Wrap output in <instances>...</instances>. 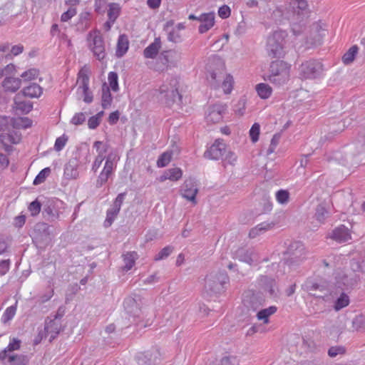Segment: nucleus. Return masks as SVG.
Listing matches in <instances>:
<instances>
[{"mask_svg": "<svg viewBox=\"0 0 365 365\" xmlns=\"http://www.w3.org/2000/svg\"><path fill=\"white\" fill-rule=\"evenodd\" d=\"M290 70L291 65L285 61H274L270 63L264 79L277 86H283L289 81Z\"/></svg>", "mask_w": 365, "mask_h": 365, "instance_id": "1", "label": "nucleus"}, {"mask_svg": "<svg viewBox=\"0 0 365 365\" xmlns=\"http://www.w3.org/2000/svg\"><path fill=\"white\" fill-rule=\"evenodd\" d=\"M229 282V277L225 272L210 273L205 279V289L210 294H220L225 292Z\"/></svg>", "mask_w": 365, "mask_h": 365, "instance_id": "2", "label": "nucleus"}, {"mask_svg": "<svg viewBox=\"0 0 365 365\" xmlns=\"http://www.w3.org/2000/svg\"><path fill=\"white\" fill-rule=\"evenodd\" d=\"M211 85L215 88L219 86L220 83H222V87L225 94L231 93L233 88V78L230 74H226L224 70V65L220 63V67L217 70H213L209 72L207 77Z\"/></svg>", "mask_w": 365, "mask_h": 365, "instance_id": "3", "label": "nucleus"}, {"mask_svg": "<svg viewBox=\"0 0 365 365\" xmlns=\"http://www.w3.org/2000/svg\"><path fill=\"white\" fill-rule=\"evenodd\" d=\"M123 305L127 313L134 318H145L148 315V306L139 296L126 298Z\"/></svg>", "mask_w": 365, "mask_h": 365, "instance_id": "4", "label": "nucleus"}, {"mask_svg": "<svg viewBox=\"0 0 365 365\" xmlns=\"http://www.w3.org/2000/svg\"><path fill=\"white\" fill-rule=\"evenodd\" d=\"M284 35L282 31H274L268 37L267 52L269 57L279 58L284 56Z\"/></svg>", "mask_w": 365, "mask_h": 365, "instance_id": "5", "label": "nucleus"}, {"mask_svg": "<svg viewBox=\"0 0 365 365\" xmlns=\"http://www.w3.org/2000/svg\"><path fill=\"white\" fill-rule=\"evenodd\" d=\"M87 41L88 47L93 56L98 60L102 61L106 56V46L104 39L98 31H91L88 33Z\"/></svg>", "mask_w": 365, "mask_h": 365, "instance_id": "6", "label": "nucleus"}, {"mask_svg": "<svg viewBox=\"0 0 365 365\" xmlns=\"http://www.w3.org/2000/svg\"><path fill=\"white\" fill-rule=\"evenodd\" d=\"M299 70L301 78L314 79L321 76L323 71V65L319 61L309 60L302 63Z\"/></svg>", "mask_w": 365, "mask_h": 365, "instance_id": "7", "label": "nucleus"}, {"mask_svg": "<svg viewBox=\"0 0 365 365\" xmlns=\"http://www.w3.org/2000/svg\"><path fill=\"white\" fill-rule=\"evenodd\" d=\"M116 164L117 162L115 156L112 154H109L106 156L103 168L98 175L96 181V187L97 188L103 187V185H104L108 180L112 178L116 169Z\"/></svg>", "mask_w": 365, "mask_h": 365, "instance_id": "8", "label": "nucleus"}, {"mask_svg": "<svg viewBox=\"0 0 365 365\" xmlns=\"http://www.w3.org/2000/svg\"><path fill=\"white\" fill-rule=\"evenodd\" d=\"M177 80L172 79L169 84H163L160 87V93L163 95L168 106L177 103H182V96L179 93L177 86Z\"/></svg>", "mask_w": 365, "mask_h": 365, "instance_id": "9", "label": "nucleus"}, {"mask_svg": "<svg viewBox=\"0 0 365 365\" xmlns=\"http://www.w3.org/2000/svg\"><path fill=\"white\" fill-rule=\"evenodd\" d=\"M284 254L287 255V263L292 265L302 262L306 258L307 251L302 242H294L289 245Z\"/></svg>", "mask_w": 365, "mask_h": 365, "instance_id": "10", "label": "nucleus"}, {"mask_svg": "<svg viewBox=\"0 0 365 365\" xmlns=\"http://www.w3.org/2000/svg\"><path fill=\"white\" fill-rule=\"evenodd\" d=\"M89 69L84 66L82 68L78 73L77 78L78 92L81 91L83 96V101L86 103H90L93 101L92 93L89 91Z\"/></svg>", "mask_w": 365, "mask_h": 365, "instance_id": "11", "label": "nucleus"}, {"mask_svg": "<svg viewBox=\"0 0 365 365\" xmlns=\"http://www.w3.org/2000/svg\"><path fill=\"white\" fill-rule=\"evenodd\" d=\"M197 192V185L194 179L190 178L185 180L180 188V194L182 197L190 201L193 205H196Z\"/></svg>", "mask_w": 365, "mask_h": 365, "instance_id": "12", "label": "nucleus"}, {"mask_svg": "<svg viewBox=\"0 0 365 365\" xmlns=\"http://www.w3.org/2000/svg\"><path fill=\"white\" fill-rule=\"evenodd\" d=\"M126 192L119 193L115 199L111 207L107 210L106 218L104 222L105 227H110L118 215L123 202Z\"/></svg>", "mask_w": 365, "mask_h": 365, "instance_id": "13", "label": "nucleus"}, {"mask_svg": "<svg viewBox=\"0 0 365 365\" xmlns=\"http://www.w3.org/2000/svg\"><path fill=\"white\" fill-rule=\"evenodd\" d=\"M226 109L227 106L223 103H216L209 106L205 115L207 122L210 123L220 122Z\"/></svg>", "mask_w": 365, "mask_h": 365, "instance_id": "14", "label": "nucleus"}, {"mask_svg": "<svg viewBox=\"0 0 365 365\" xmlns=\"http://www.w3.org/2000/svg\"><path fill=\"white\" fill-rule=\"evenodd\" d=\"M226 150V145L222 140L217 139L205 152L204 156L206 158L217 160L224 156Z\"/></svg>", "mask_w": 365, "mask_h": 365, "instance_id": "15", "label": "nucleus"}, {"mask_svg": "<svg viewBox=\"0 0 365 365\" xmlns=\"http://www.w3.org/2000/svg\"><path fill=\"white\" fill-rule=\"evenodd\" d=\"M108 20L103 24V29L106 31L110 30L112 26L120 16L121 11V8L118 3H110L108 4Z\"/></svg>", "mask_w": 365, "mask_h": 365, "instance_id": "16", "label": "nucleus"}, {"mask_svg": "<svg viewBox=\"0 0 365 365\" xmlns=\"http://www.w3.org/2000/svg\"><path fill=\"white\" fill-rule=\"evenodd\" d=\"M160 354L158 351H148L138 356L139 365H156L160 361Z\"/></svg>", "mask_w": 365, "mask_h": 365, "instance_id": "17", "label": "nucleus"}, {"mask_svg": "<svg viewBox=\"0 0 365 365\" xmlns=\"http://www.w3.org/2000/svg\"><path fill=\"white\" fill-rule=\"evenodd\" d=\"M235 257L249 264H252L258 260L257 253L252 250H245L244 248L238 249L235 252Z\"/></svg>", "mask_w": 365, "mask_h": 365, "instance_id": "18", "label": "nucleus"}, {"mask_svg": "<svg viewBox=\"0 0 365 365\" xmlns=\"http://www.w3.org/2000/svg\"><path fill=\"white\" fill-rule=\"evenodd\" d=\"M199 21L200 25L199 26L198 31L200 34H204L210 29L215 24V14L214 13H206L202 14L199 16Z\"/></svg>", "mask_w": 365, "mask_h": 365, "instance_id": "19", "label": "nucleus"}, {"mask_svg": "<svg viewBox=\"0 0 365 365\" xmlns=\"http://www.w3.org/2000/svg\"><path fill=\"white\" fill-rule=\"evenodd\" d=\"M174 21H168L163 26V30L168 34V40L173 43H180L182 41V36L180 32L174 29Z\"/></svg>", "mask_w": 365, "mask_h": 365, "instance_id": "20", "label": "nucleus"}, {"mask_svg": "<svg viewBox=\"0 0 365 365\" xmlns=\"http://www.w3.org/2000/svg\"><path fill=\"white\" fill-rule=\"evenodd\" d=\"M21 81L19 78L6 77L2 82V86L6 91L15 93L20 88Z\"/></svg>", "mask_w": 365, "mask_h": 365, "instance_id": "21", "label": "nucleus"}, {"mask_svg": "<svg viewBox=\"0 0 365 365\" xmlns=\"http://www.w3.org/2000/svg\"><path fill=\"white\" fill-rule=\"evenodd\" d=\"M349 303V297L346 293L341 292L338 295V293L336 292V298H334L332 309H334L335 312H339L341 309L346 307Z\"/></svg>", "mask_w": 365, "mask_h": 365, "instance_id": "22", "label": "nucleus"}, {"mask_svg": "<svg viewBox=\"0 0 365 365\" xmlns=\"http://www.w3.org/2000/svg\"><path fill=\"white\" fill-rule=\"evenodd\" d=\"M44 330L47 334H51V339H54L60 332L61 324L59 321H56V319L48 317L46 320Z\"/></svg>", "mask_w": 365, "mask_h": 365, "instance_id": "23", "label": "nucleus"}, {"mask_svg": "<svg viewBox=\"0 0 365 365\" xmlns=\"http://www.w3.org/2000/svg\"><path fill=\"white\" fill-rule=\"evenodd\" d=\"M161 48L160 38H155L154 41L146 47L143 51V56L146 58H155Z\"/></svg>", "mask_w": 365, "mask_h": 365, "instance_id": "24", "label": "nucleus"}, {"mask_svg": "<svg viewBox=\"0 0 365 365\" xmlns=\"http://www.w3.org/2000/svg\"><path fill=\"white\" fill-rule=\"evenodd\" d=\"M21 93L25 97L31 98H38L43 93V88L37 83H31L24 88Z\"/></svg>", "mask_w": 365, "mask_h": 365, "instance_id": "25", "label": "nucleus"}, {"mask_svg": "<svg viewBox=\"0 0 365 365\" xmlns=\"http://www.w3.org/2000/svg\"><path fill=\"white\" fill-rule=\"evenodd\" d=\"M129 47V41L128 36L125 34L119 36L117 43V48L115 55L118 58L123 57L128 51Z\"/></svg>", "mask_w": 365, "mask_h": 365, "instance_id": "26", "label": "nucleus"}, {"mask_svg": "<svg viewBox=\"0 0 365 365\" xmlns=\"http://www.w3.org/2000/svg\"><path fill=\"white\" fill-rule=\"evenodd\" d=\"M182 171L179 168H170L165 171L163 175L160 177V181L164 182L166 180L177 181L182 178Z\"/></svg>", "mask_w": 365, "mask_h": 365, "instance_id": "27", "label": "nucleus"}, {"mask_svg": "<svg viewBox=\"0 0 365 365\" xmlns=\"http://www.w3.org/2000/svg\"><path fill=\"white\" fill-rule=\"evenodd\" d=\"M350 230H332L330 237L337 242H346L351 239Z\"/></svg>", "mask_w": 365, "mask_h": 365, "instance_id": "28", "label": "nucleus"}, {"mask_svg": "<svg viewBox=\"0 0 365 365\" xmlns=\"http://www.w3.org/2000/svg\"><path fill=\"white\" fill-rule=\"evenodd\" d=\"M30 235L33 242L39 245L46 244L49 240L47 230H33V232Z\"/></svg>", "mask_w": 365, "mask_h": 365, "instance_id": "29", "label": "nucleus"}, {"mask_svg": "<svg viewBox=\"0 0 365 365\" xmlns=\"http://www.w3.org/2000/svg\"><path fill=\"white\" fill-rule=\"evenodd\" d=\"M294 12L298 16H304L308 13V4L307 0H292Z\"/></svg>", "mask_w": 365, "mask_h": 365, "instance_id": "30", "label": "nucleus"}, {"mask_svg": "<svg viewBox=\"0 0 365 365\" xmlns=\"http://www.w3.org/2000/svg\"><path fill=\"white\" fill-rule=\"evenodd\" d=\"M336 286L340 288L341 290L349 289L354 286L355 284V280L349 278L347 275L344 273H339L336 277Z\"/></svg>", "mask_w": 365, "mask_h": 365, "instance_id": "31", "label": "nucleus"}, {"mask_svg": "<svg viewBox=\"0 0 365 365\" xmlns=\"http://www.w3.org/2000/svg\"><path fill=\"white\" fill-rule=\"evenodd\" d=\"M21 341L14 338L9 345L0 353V360L4 361L9 357L11 352L20 349Z\"/></svg>", "mask_w": 365, "mask_h": 365, "instance_id": "32", "label": "nucleus"}, {"mask_svg": "<svg viewBox=\"0 0 365 365\" xmlns=\"http://www.w3.org/2000/svg\"><path fill=\"white\" fill-rule=\"evenodd\" d=\"M138 255L135 252H128L123 255L124 266L123 270L128 272L132 269L135 265V260L138 259Z\"/></svg>", "mask_w": 365, "mask_h": 365, "instance_id": "33", "label": "nucleus"}, {"mask_svg": "<svg viewBox=\"0 0 365 365\" xmlns=\"http://www.w3.org/2000/svg\"><path fill=\"white\" fill-rule=\"evenodd\" d=\"M256 91L262 99L269 98L272 93V88L267 83H260L256 85Z\"/></svg>", "mask_w": 365, "mask_h": 365, "instance_id": "34", "label": "nucleus"}, {"mask_svg": "<svg viewBox=\"0 0 365 365\" xmlns=\"http://www.w3.org/2000/svg\"><path fill=\"white\" fill-rule=\"evenodd\" d=\"M275 306H271L268 308L263 309L257 312V317L259 320L263 321L264 324L268 323L269 317L277 312Z\"/></svg>", "mask_w": 365, "mask_h": 365, "instance_id": "35", "label": "nucleus"}, {"mask_svg": "<svg viewBox=\"0 0 365 365\" xmlns=\"http://www.w3.org/2000/svg\"><path fill=\"white\" fill-rule=\"evenodd\" d=\"M359 48L356 45L352 46L342 56V61L345 65L351 63L358 53Z\"/></svg>", "mask_w": 365, "mask_h": 365, "instance_id": "36", "label": "nucleus"}, {"mask_svg": "<svg viewBox=\"0 0 365 365\" xmlns=\"http://www.w3.org/2000/svg\"><path fill=\"white\" fill-rule=\"evenodd\" d=\"M10 365H27L29 359L24 355L9 354L6 358Z\"/></svg>", "mask_w": 365, "mask_h": 365, "instance_id": "37", "label": "nucleus"}, {"mask_svg": "<svg viewBox=\"0 0 365 365\" xmlns=\"http://www.w3.org/2000/svg\"><path fill=\"white\" fill-rule=\"evenodd\" d=\"M314 216L316 220L319 222H324L325 219L329 216V212L323 203L317 205Z\"/></svg>", "mask_w": 365, "mask_h": 365, "instance_id": "38", "label": "nucleus"}, {"mask_svg": "<svg viewBox=\"0 0 365 365\" xmlns=\"http://www.w3.org/2000/svg\"><path fill=\"white\" fill-rule=\"evenodd\" d=\"M16 304L17 302L14 305L7 307L4 311L1 317V321L4 324H6L14 317L16 312Z\"/></svg>", "mask_w": 365, "mask_h": 365, "instance_id": "39", "label": "nucleus"}, {"mask_svg": "<svg viewBox=\"0 0 365 365\" xmlns=\"http://www.w3.org/2000/svg\"><path fill=\"white\" fill-rule=\"evenodd\" d=\"M39 75V70L36 68H31L21 74V78L24 81H29L36 79Z\"/></svg>", "mask_w": 365, "mask_h": 365, "instance_id": "40", "label": "nucleus"}, {"mask_svg": "<svg viewBox=\"0 0 365 365\" xmlns=\"http://www.w3.org/2000/svg\"><path fill=\"white\" fill-rule=\"evenodd\" d=\"M19 141V138H15L11 134L4 132L0 133V143L4 146H8L9 144H16Z\"/></svg>", "mask_w": 365, "mask_h": 365, "instance_id": "41", "label": "nucleus"}, {"mask_svg": "<svg viewBox=\"0 0 365 365\" xmlns=\"http://www.w3.org/2000/svg\"><path fill=\"white\" fill-rule=\"evenodd\" d=\"M172 159V152H164L162 153L158 160H157V165L158 168H164L167 166L169 163L171 161Z\"/></svg>", "mask_w": 365, "mask_h": 365, "instance_id": "42", "label": "nucleus"}, {"mask_svg": "<svg viewBox=\"0 0 365 365\" xmlns=\"http://www.w3.org/2000/svg\"><path fill=\"white\" fill-rule=\"evenodd\" d=\"M221 159L222 160L225 166L227 164L234 165L237 162V157L234 152L231 150H227L226 149L225 155Z\"/></svg>", "mask_w": 365, "mask_h": 365, "instance_id": "43", "label": "nucleus"}, {"mask_svg": "<svg viewBox=\"0 0 365 365\" xmlns=\"http://www.w3.org/2000/svg\"><path fill=\"white\" fill-rule=\"evenodd\" d=\"M334 298H336V292H330L329 294L319 297V302H324L329 310H331L332 309Z\"/></svg>", "mask_w": 365, "mask_h": 365, "instance_id": "44", "label": "nucleus"}, {"mask_svg": "<svg viewBox=\"0 0 365 365\" xmlns=\"http://www.w3.org/2000/svg\"><path fill=\"white\" fill-rule=\"evenodd\" d=\"M16 110H21L24 113H29L33 108V103L30 101H15Z\"/></svg>", "mask_w": 365, "mask_h": 365, "instance_id": "45", "label": "nucleus"}, {"mask_svg": "<svg viewBox=\"0 0 365 365\" xmlns=\"http://www.w3.org/2000/svg\"><path fill=\"white\" fill-rule=\"evenodd\" d=\"M172 246H166L163 248L158 254L154 257L155 261H160L166 259L173 251Z\"/></svg>", "mask_w": 365, "mask_h": 365, "instance_id": "46", "label": "nucleus"}, {"mask_svg": "<svg viewBox=\"0 0 365 365\" xmlns=\"http://www.w3.org/2000/svg\"><path fill=\"white\" fill-rule=\"evenodd\" d=\"M51 173V169L50 168H46L41 170L39 173L37 175V176L35 178L34 180V185H39L43 183L46 178L50 175Z\"/></svg>", "mask_w": 365, "mask_h": 365, "instance_id": "47", "label": "nucleus"}, {"mask_svg": "<svg viewBox=\"0 0 365 365\" xmlns=\"http://www.w3.org/2000/svg\"><path fill=\"white\" fill-rule=\"evenodd\" d=\"M43 215L47 220L54 221L58 217V212L54 208L47 206L43 210Z\"/></svg>", "mask_w": 365, "mask_h": 365, "instance_id": "48", "label": "nucleus"}, {"mask_svg": "<svg viewBox=\"0 0 365 365\" xmlns=\"http://www.w3.org/2000/svg\"><path fill=\"white\" fill-rule=\"evenodd\" d=\"M112 96L108 87L103 88L102 92V107L106 108L111 104Z\"/></svg>", "mask_w": 365, "mask_h": 365, "instance_id": "49", "label": "nucleus"}, {"mask_svg": "<svg viewBox=\"0 0 365 365\" xmlns=\"http://www.w3.org/2000/svg\"><path fill=\"white\" fill-rule=\"evenodd\" d=\"M64 175L67 178H76L78 176V171L75 165H72L71 162L66 165L64 169Z\"/></svg>", "mask_w": 365, "mask_h": 365, "instance_id": "50", "label": "nucleus"}, {"mask_svg": "<svg viewBox=\"0 0 365 365\" xmlns=\"http://www.w3.org/2000/svg\"><path fill=\"white\" fill-rule=\"evenodd\" d=\"M103 114V112L101 111L88 119V126L90 129H96L99 125Z\"/></svg>", "mask_w": 365, "mask_h": 365, "instance_id": "51", "label": "nucleus"}, {"mask_svg": "<svg viewBox=\"0 0 365 365\" xmlns=\"http://www.w3.org/2000/svg\"><path fill=\"white\" fill-rule=\"evenodd\" d=\"M118 79V74L115 72H110L108 73V80L113 91H117L119 89Z\"/></svg>", "mask_w": 365, "mask_h": 365, "instance_id": "52", "label": "nucleus"}, {"mask_svg": "<svg viewBox=\"0 0 365 365\" xmlns=\"http://www.w3.org/2000/svg\"><path fill=\"white\" fill-rule=\"evenodd\" d=\"M289 193L287 190H279L276 192V199L280 204H286L289 201Z\"/></svg>", "mask_w": 365, "mask_h": 365, "instance_id": "53", "label": "nucleus"}, {"mask_svg": "<svg viewBox=\"0 0 365 365\" xmlns=\"http://www.w3.org/2000/svg\"><path fill=\"white\" fill-rule=\"evenodd\" d=\"M93 148H96L98 155H105L107 153L109 145L103 143L102 141L96 140L93 143Z\"/></svg>", "mask_w": 365, "mask_h": 365, "instance_id": "54", "label": "nucleus"}, {"mask_svg": "<svg viewBox=\"0 0 365 365\" xmlns=\"http://www.w3.org/2000/svg\"><path fill=\"white\" fill-rule=\"evenodd\" d=\"M260 126L258 123H255L252 125L250 130V136L253 143H256L259 139Z\"/></svg>", "mask_w": 365, "mask_h": 365, "instance_id": "55", "label": "nucleus"}, {"mask_svg": "<svg viewBox=\"0 0 365 365\" xmlns=\"http://www.w3.org/2000/svg\"><path fill=\"white\" fill-rule=\"evenodd\" d=\"M41 205L38 200H35L28 207V210L32 216L37 215L41 211Z\"/></svg>", "mask_w": 365, "mask_h": 365, "instance_id": "56", "label": "nucleus"}, {"mask_svg": "<svg viewBox=\"0 0 365 365\" xmlns=\"http://www.w3.org/2000/svg\"><path fill=\"white\" fill-rule=\"evenodd\" d=\"M67 140L68 137L66 135L57 138L54 144V149L56 151H61L66 145Z\"/></svg>", "mask_w": 365, "mask_h": 365, "instance_id": "57", "label": "nucleus"}, {"mask_svg": "<svg viewBox=\"0 0 365 365\" xmlns=\"http://www.w3.org/2000/svg\"><path fill=\"white\" fill-rule=\"evenodd\" d=\"M76 9L75 7H70L66 12L63 13L61 16V21L66 22L70 20L76 14Z\"/></svg>", "mask_w": 365, "mask_h": 365, "instance_id": "58", "label": "nucleus"}, {"mask_svg": "<svg viewBox=\"0 0 365 365\" xmlns=\"http://www.w3.org/2000/svg\"><path fill=\"white\" fill-rule=\"evenodd\" d=\"M106 157L105 155H97V156L96 157V158L92 164V167H91L92 171L94 173H96L97 170L101 167L103 161L104 160H106Z\"/></svg>", "mask_w": 365, "mask_h": 365, "instance_id": "59", "label": "nucleus"}, {"mask_svg": "<svg viewBox=\"0 0 365 365\" xmlns=\"http://www.w3.org/2000/svg\"><path fill=\"white\" fill-rule=\"evenodd\" d=\"M345 352V349L343 346H331L328 350V354L330 357H335L339 354H342Z\"/></svg>", "mask_w": 365, "mask_h": 365, "instance_id": "60", "label": "nucleus"}, {"mask_svg": "<svg viewBox=\"0 0 365 365\" xmlns=\"http://www.w3.org/2000/svg\"><path fill=\"white\" fill-rule=\"evenodd\" d=\"M245 110V100L240 99L235 104L234 110L237 114L242 115L244 114Z\"/></svg>", "mask_w": 365, "mask_h": 365, "instance_id": "61", "label": "nucleus"}, {"mask_svg": "<svg viewBox=\"0 0 365 365\" xmlns=\"http://www.w3.org/2000/svg\"><path fill=\"white\" fill-rule=\"evenodd\" d=\"M231 14L230 8L227 5L220 6L218 9V15L222 19H227Z\"/></svg>", "mask_w": 365, "mask_h": 365, "instance_id": "62", "label": "nucleus"}, {"mask_svg": "<svg viewBox=\"0 0 365 365\" xmlns=\"http://www.w3.org/2000/svg\"><path fill=\"white\" fill-rule=\"evenodd\" d=\"M85 120V114L83 113H78L74 115L71 122L74 125H81Z\"/></svg>", "mask_w": 365, "mask_h": 365, "instance_id": "63", "label": "nucleus"}, {"mask_svg": "<svg viewBox=\"0 0 365 365\" xmlns=\"http://www.w3.org/2000/svg\"><path fill=\"white\" fill-rule=\"evenodd\" d=\"M54 291L53 289H51L49 291L46 292L45 294H41L38 297V302L41 304H43L49 301L51 297L53 296Z\"/></svg>", "mask_w": 365, "mask_h": 365, "instance_id": "64", "label": "nucleus"}]
</instances>
